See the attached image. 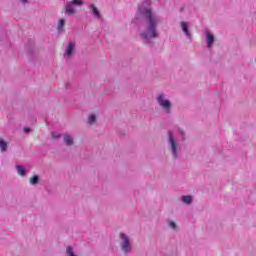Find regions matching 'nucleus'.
<instances>
[{"label": "nucleus", "instance_id": "8", "mask_svg": "<svg viewBox=\"0 0 256 256\" xmlns=\"http://www.w3.org/2000/svg\"><path fill=\"white\" fill-rule=\"evenodd\" d=\"M75 47H76V44L75 42H69L67 48H66V51H65V55L67 57H71V55H73L74 51H75Z\"/></svg>", "mask_w": 256, "mask_h": 256}, {"label": "nucleus", "instance_id": "10", "mask_svg": "<svg viewBox=\"0 0 256 256\" xmlns=\"http://www.w3.org/2000/svg\"><path fill=\"white\" fill-rule=\"evenodd\" d=\"M16 169L18 175H21V177H25V175H27V168H25V166L17 164Z\"/></svg>", "mask_w": 256, "mask_h": 256}, {"label": "nucleus", "instance_id": "11", "mask_svg": "<svg viewBox=\"0 0 256 256\" xmlns=\"http://www.w3.org/2000/svg\"><path fill=\"white\" fill-rule=\"evenodd\" d=\"M64 143L67 145V147H71L73 145V138L69 134H64Z\"/></svg>", "mask_w": 256, "mask_h": 256}, {"label": "nucleus", "instance_id": "21", "mask_svg": "<svg viewBox=\"0 0 256 256\" xmlns=\"http://www.w3.org/2000/svg\"><path fill=\"white\" fill-rule=\"evenodd\" d=\"M21 3L25 5V3H29V0H19Z\"/></svg>", "mask_w": 256, "mask_h": 256}, {"label": "nucleus", "instance_id": "23", "mask_svg": "<svg viewBox=\"0 0 256 256\" xmlns=\"http://www.w3.org/2000/svg\"><path fill=\"white\" fill-rule=\"evenodd\" d=\"M66 87H69V84H66Z\"/></svg>", "mask_w": 256, "mask_h": 256}, {"label": "nucleus", "instance_id": "19", "mask_svg": "<svg viewBox=\"0 0 256 256\" xmlns=\"http://www.w3.org/2000/svg\"><path fill=\"white\" fill-rule=\"evenodd\" d=\"M23 131H24V133H31V132L33 131V129H31V128L25 126V127L23 128Z\"/></svg>", "mask_w": 256, "mask_h": 256}, {"label": "nucleus", "instance_id": "3", "mask_svg": "<svg viewBox=\"0 0 256 256\" xmlns=\"http://www.w3.org/2000/svg\"><path fill=\"white\" fill-rule=\"evenodd\" d=\"M156 103H158L159 107H161L166 115H171L173 103H171V100L167 99L165 93H160L156 96Z\"/></svg>", "mask_w": 256, "mask_h": 256}, {"label": "nucleus", "instance_id": "1", "mask_svg": "<svg viewBox=\"0 0 256 256\" xmlns=\"http://www.w3.org/2000/svg\"><path fill=\"white\" fill-rule=\"evenodd\" d=\"M132 23H135V25L144 23V30L140 33V39H142L148 47H153L154 42L151 41V39H159V30L157 29L159 17L153 13L150 0H144L138 5Z\"/></svg>", "mask_w": 256, "mask_h": 256}, {"label": "nucleus", "instance_id": "16", "mask_svg": "<svg viewBox=\"0 0 256 256\" xmlns=\"http://www.w3.org/2000/svg\"><path fill=\"white\" fill-rule=\"evenodd\" d=\"M64 27H65V19L62 18L59 20L57 29L58 31H61V29H63Z\"/></svg>", "mask_w": 256, "mask_h": 256}, {"label": "nucleus", "instance_id": "17", "mask_svg": "<svg viewBox=\"0 0 256 256\" xmlns=\"http://www.w3.org/2000/svg\"><path fill=\"white\" fill-rule=\"evenodd\" d=\"M168 226L170 227V229H173V230L177 229V224L173 221H169Z\"/></svg>", "mask_w": 256, "mask_h": 256}, {"label": "nucleus", "instance_id": "12", "mask_svg": "<svg viewBox=\"0 0 256 256\" xmlns=\"http://www.w3.org/2000/svg\"><path fill=\"white\" fill-rule=\"evenodd\" d=\"M182 201L185 203V205H191V203H193V196L191 195L182 196Z\"/></svg>", "mask_w": 256, "mask_h": 256}, {"label": "nucleus", "instance_id": "7", "mask_svg": "<svg viewBox=\"0 0 256 256\" xmlns=\"http://www.w3.org/2000/svg\"><path fill=\"white\" fill-rule=\"evenodd\" d=\"M181 29L184 35H186L187 39L191 41V39H193V35H191V32H189V24L187 22H181Z\"/></svg>", "mask_w": 256, "mask_h": 256}, {"label": "nucleus", "instance_id": "18", "mask_svg": "<svg viewBox=\"0 0 256 256\" xmlns=\"http://www.w3.org/2000/svg\"><path fill=\"white\" fill-rule=\"evenodd\" d=\"M178 133L181 136L182 141H185V139H186L185 132L182 129H179Z\"/></svg>", "mask_w": 256, "mask_h": 256}, {"label": "nucleus", "instance_id": "2", "mask_svg": "<svg viewBox=\"0 0 256 256\" xmlns=\"http://www.w3.org/2000/svg\"><path fill=\"white\" fill-rule=\"evenodd\" d=\"M168 135V147L170 149L171 155L174 160H177L181 157V148L179 147V142L175 138L173 131L169 130Z\"/></svg>", "mask_w": 256, "mask_h": 256}, {"label": "nucleus", "instance_id": "22", "mask_svg": "<svg viewBox=\"0 0 256 256\" xmlns=\"http://www.w3.org/2000/svg\"><path fill=\"white\" fill-rule=\"evenodd\" d=\"M28 53H30V54H31V53H33V51H31V50H28Z\"/></svg>", "mask_w": 256, "mask_h": 256}, {"label": "nucleus", "instance_id": "14", "mask_svg": "<svg viewBox=\"0 0 256 256\" xmlns=\"http://www.w3.org/2000/svg\"><path fill=\"white\" fill-rule=\"evenodd\" d=\"M95 121H97V116L95 114H91L89 117H88V124L89 125H94L95 124Z\"/></svg>", "mask_w": 256, "mask_h": 256}, {"label": "nucleus", "instance_id": "9", "mask_svg": "<svg viewBox=\"0 0 256 256\" xmlns=\"http://www.w3.org/2000/svg\"><path fill=\"white\" fill-rule=\"evenodd\" d=\"M90 7L92 8L91 14L95 19H101V13L99 12V8L95 6V4H91Z\"/></svg>", "mask_w": 256, "mask_h": 256}, {"label": "nucleus", "instance_id": "13", "mask_svg": "<svg viewBox=\"0 0 256 256\" xmlns=\"http://www.w3.org/2000/svg\"><path fill=\"white\" fill-rule=\"evenodd\" d=\"M7 147H8L7 141L0 138V150L2 151V153H5V151H7Z\"/></svg>", "mask_w": 256, "mask_h": 256}, {"label": "nucleus", "instance_id": "4", "mask_svg": "<svg viewBox=\"0 0 256 256\" xmlns=\"http://www.w3.org/2000/svg\"><path fill=\"white\" fill-rule=\"evenodd\" d=\"M81 5H85V2L83 0H71L69 2H66V5H65L66 15H75V13H77V10H75V7H81Z\"/></svg>", "mask_w": 256, "mask_h": 256}, {"label": "nucleus", "instance_id": "5", "mask_svg": "<svg viewBox=\"0 0 256 256\" xmlns=\"http://www.w3.org/2000/svg\"><path fill=\"white\" fill-rule=\"evenodd\" d=\"M120 239H122V242L120 243L121 250L123 251L124 255H129V253H131L133 250L131 240H129V237H127L125 233H120Z\"/></svg>", "mask_w": 256, "mask_h": 256}, {"label": "nucleus", "instance_id": "20", "mask_svg": "<svg viewBox=\"0 0 256 256\" xmlns=\"http://www.w3.org/2000/svg\"><path fill=\"white\" fill-rule=\"evenodd\" d=\"M61 135L55 134V132H52V139H59Z\"/></svg>", "mask_w": 256, "mask_h": 256}, {"label": "nucleus", "instance_id": "6", "mask_svg": "<svg viewBox=\"0 0 256 256\" xmlns=\"http://www.w3.org/2000/svg\"><path fill=\"white\" fill-rule=\"evenodd\" d=\"M206 43L208 49H211V47H213V43H215V35H213L209 30L206 31Z\"/></svg>", "mask_w": 256, "mask_h": 256}, {"label": "nucleus", "instance_id": "15", "mask_svg": "<svg viewBox=\"0 0 256 256\" xmlns=\"http://www.w3.org/2000/svg\"><path fill=\"white\" fill-rule=\"evenodd\" d=\"M30 183L32 185H37L39 183V176L34 175L33 177L30 178Z\"/></svg>", "mask_w": 256, "mask_h": 256}]
</instances>
